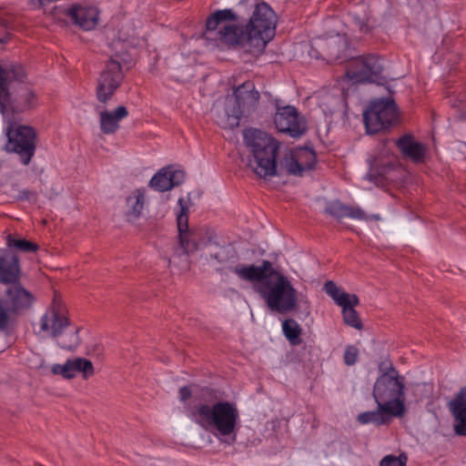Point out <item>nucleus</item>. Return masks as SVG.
Segmentation results:
<instances>
[{
	"label": "nucleus",
	"mask_w": 466,
	"mask_h": 466,
	"mask_svg": "<svg viewBox=\"0 0 466 466\" xmlns=\"http://www.w3.org/2000/svg\"><path fill=\"white\" fill-rule=\"evenodd\" d=\"M66 14L84 30L95 28L98 22V10L93 5L75 4Z\"/></svg>",
	"instance_id": "nucleus-16"
},
{
	"label": "nucleus",
	"mask_w": 466,
	"mask_h": 466,
	"mask_svg": "<svg viewBox=\"0 0 466 466\" xmlns=\"http://www.w3.org/2000/svg\"><path fill=\"white\" fill-rule=\"evenodd\" d=\"M449 409L458 423L454 425V432L459 436H466V387L461 389L455 399L449 402Z\"/></svg>",
	"instance_id": "nucleus-21"
},
{
	"label": "nucleus",
	"mask_w": 466,
	"mask_h": 466,
	"mask_svg": "<svg viewBox=\"0 0 466 466\" xmlns=\"http://www.w3.org/2000/svg\"><path fill=\"white\" fill-rule=\"evenodd\" d=\"M359 354L360 350L357 347L353 345L347 346L343 355L344 363L348 366L354 365L358 360Z\"/></svg>",
	"instance_id": "nucleus-35"
},
{
	"label": "nucleus",
	"mask_w": 466,
	"mask_h": 466,
	"mask_svg": "<svg viewBox=\"0 0 466 466\" xmlns=\"http://www.w3.org/2000/svg\"><path fill=\"white\" fill-rule=\"evenodd\" d=\"M178 236L185 235L188 231V216L177 215V218Z\"/></svg>",
	"instance_id": "nucleus-37"
},
{
	"label": "nucleus",
	"mask_w": 466,
	"mask_h": 466,
	"mask_svg": "<svg viewBox=\"0 0 466 466\" xmlns=\"http://www.w3.org/2000/svg\"><path fill=\"white\" fill-rule=\"evenodd\" d=\"M21 275L19 258L10 249L0 251V283L12 284L19 281Z\"/></svg>",
	"instance_id": "nucleus-17"
},
{
	"label": "nucleus",
	"mask_w": 466,
	"mask_h": 466,
	"mask_svg": "<svg viewBox=\"0 0 466 466\" xmlns=\"http://www.w3.org/2000/svg\"><path fill=\"white\" fill-rule=\"evenodd\" d=\"M359 303V298L355 294H352L349 304H344V306L341 307L344 322L356 329H361L363 327L358 312L354 309V307L358 306Z\"/></svg>",
	"instance_id": "nucleus-27"
},
{
	"label": "nucleus",
	"mask_w": 466,
	"mask_h": 466,
	"mask_svg": "<svg viewBox=\"0 0 466 466\" xmlns=\"http://www.w3.org/2000/svg\"><path fill=\"white\" fill-rule=\"evenodd\" d=\"M19 198L20 199H27V200H31V199L35 200L36 194L33 191L25 189V190L20 191Z\"/></svg>",
	"instance_id": "nucleus-40"
},
{
	"label": "nucleus",
	"mask_w": 466,
	"mask_h": 466,
	"mask_svg": "<svg viewBox=\"0 0 466 466\" xmlns=\"http://www.w3.org/2000/svg\"><path fill=\"white\" fill-rule=\"evenodd\" d=\"M5 295L8 299V310L11 314H17L27 309L34 300L33 295L22 287L19 281L10 284L5 290Z\"/></svg>",
	"instance_id": "nucleus-19"
},
{
	"label": "nucleus",
	"mask_w": 466,
	"mask_h": 466,
	"mask_svg": "<svg viewBox=\"0 0 466 466\" xmlns=\"http://www.w3.org/2000/svg\"><path fill=\"white\" fill-rule=\"evenodd\" d=\"M209 250L208 253L201 255V258L207 263L214 262L217 265H226L233 258L232 251L229 248L219 246L215 242H210L208 245Z\"/></svg>",
	"instance_id": "nucleus-26"
},
{
	"label": "nucleus",
	"mask_w": 466,
	"mask_h": 466,
	"mask_svg": "<svg viewBox=\"0 0 466 466\" xmlns=\"http://www.w3.org/2000/svg\"><path fill=\"white\" fill-rule=\"evenodd\" d=\"M397 107L391 99H380L370 104L363 112L367 133L375 134L387 128L397 120Z\"/></svg>",
	"instance_id": "nucleus-11"
},
{
	"label": "nucleus",
	"mask_w": 466,
	"mask_h": 466,
	"mask_svg": "<svg viewBox=\"0 0 466 466\" xmlns=\"http://www.w3.org/2000/svg\"><path fill=\"white\" fill-rule=\"evenodd\" d=\"M407 461V455L404 453L399 456L387 455L381 460L380 466H406Z\"/></svg>",
	"instance_id": "nucleus-33"
},
{
	"label": "nucleus",
	"mask_w": 466,
	"mask_h": 466,
	"mask_svg": "<svg viewBox=\"0 0 466 466\" xmlns=\"http://www.w3.org/2000/svg\"><path fill=\"white\" fill-rule=\"evenodd\" d=\"M198 403L192 415L196 422L217 437L236 436L239 412L235 403L218 400L214 390L203 388L195 395Z\"/></svg>",
	"instance_id": "nucleus-4"
},
{
	"label": "nucleus",
	"mask_w": 466,
	"mask_h": 466,
	"mask_svg": "<svg viewBox=\"0 0 466 466\" xmlns=\"http://www.w3.org/2000/svg\"><path fill=\"white\" fill-rule=\"evenodd\" d=\"M8 308L4 304L0 299V331L8 329L11 325L12 319L10 317Z\"/></svg>",
	"instance_id": "nucleus-36"
},
{
	"label": "nucleus",
	"mask_w": 466,
	"mask_h": 466,
	"mask_svg": "<svg viewBox=\"0 0 466 466\" xmlns=\"http://www.w3.org/2000/svg\"><path fill=\"white\" fill-rule=\"evenodd\" d=\"M465 147H466V144H465Z\"/></svg>",
	"instance_id": "nucleus-42"
},
{
	"label": "nucleus",
	"mask_w": 466,
	"mask_h": 466,
	"mask_svg": "<svg viewBox=\"0 0 466 466\" xmlns=\"http://www.w3.org/2000/svg\"><path fill=\"white\" fill-rule=\"evenodd\" d=\"M211 238H205L201 232L190 231L178 236V245L174 248V257L189 256L190 254L208 247Z\"/></svg>",
	"instance_id": "nucleus-18"
},
{
	"label": "nucleus",
	"mask_w": 466,
	"mask_h": 466,
	"mask_svg": "<svg viewBox=\"0 0 466 466\" xmlns=\"http://www.w3.org/2000/svg\"><path fill=\"white\" fill-rule=\"evenodd\" d=\"M78 328L71 327L66 310L56 300L46 310L39 322V334L57 340L58 346L67 350H75L80 343Z\"/></svg>",
	"instance_id": "nucleus-7"
},
{
	"label": "nucleus",
	"mask_w": 466,
	"mask_h": 466,
	"mask_svg": "<svg viewBox=\"0 0 466 466\" xmlns=\"http://www.w3.org/2000/svg\"><path fill=\"white\" fill-rule=\"evenodd\" d=\"M404 378L390 365L376 380L372 395L377 404L390 407L397 416L405 413Z\"/></svg>",
	"instance_id": "nucleus-8"
},
{
	"label": "nucleus",
	"mask_w": 466,
	"mask_h": 466,
	"mask_svg": "<svg viewBox=\"0 0 466 466\" xmlns=\"http://www.w3.org/2000/svg\"><path fill=\"white\" fill-rule=\"evenodd\" d=\"M381 60L374 55L360 56L349 63L346 76L354 82L380 83L382 77Z\"/></svg>",
	"instance_id": "nucleus-12"
},
{
	"label": "nucleus",
	"mask_w": 466,
	"mask_h": 466,
	"mask_svg": "<svg viewBox=\"0 0 466 466\" xmlns=\"http://www.w3.org/2000/svg\"><path fill=\"white\" fill-rule=\"evenodd\" d=\"M26 364L29 368L34 370H42L46 367L44 357L34 351H31L28 354L26 358Z\"/></svg>",
	"instance_id": "nucleus-34"
},
{
	"label": "nucleus",
	"mask_w": 466,
	"mask_h": 466,
	"mask_svg": "<svg viewBox=\"0 0 466 466\" xmlns=\"http://www.w3.org/2000/svg\"><path fill=\"white\" fill-rule=\"evenodd\" d=\"M230 269L241 280L252 283L271 311L285 314L297 307V289L269 260L264 259L260 265L238 264Z\"/></svg>",
	"instance_id": "nucleus-2"
},
{
	"label": "nucleus",
	"mask_w": 466,
	"mask_h": 466,
	"mask_svg": "<svg viewBox=\"0 0 466 466\" xmlns=\"http://www.w3.org/2000/svg\"><path fill=\"white\" fill-rule=\"evenodd\" d=\"M394 417L398 416L390 407L378 404L376 410L362 412L358 415L357 420L361 424L373 423L380 426L390 423Z\"/></svg>",
	"instance_id": "nucleus-24"
},
{
	"label": "nucleus",
	"mask_w": 466,
	"mask_h": 466,
	"mask_svg": "<svg viewBox=\"0 0 466 466\" xmlns=\"http://www.w3.org/2000/svg\"><path fill=\"white\" fill-rule=\"evenodd\" d=\"M244 143L251 155L248 166L261 178L287 174L299 176L300 169L294 150H289L277 164L279 143L259 129L249 128L243 132Z\"/></svg>",
	"instance_id": "nucleus-3"
},
{
	"label": "nucleus",
	"mask_w": 466,
	"mask_h": 466,
	"mask_svg": "<svg viewBox=\"0 0 466 466\" xmlns=\"http://www.w3.org/2000/svg\"><path fill=\"white\" fill-rule=\"evenodd\" d=\"M185 179V173L172 167L159 169L150 179L148 186L159 192H165L179 186Z\"/></svg>",
	"instance_id": "nucleus-14"
},
{
	"label": "nucleus",
	"mask_w": 466,
	"mask_h": 466,
	"mask_svg": "<svg viewBox=\"0 0 466 466\" xmlns=\"http://www.w3.org/2000/svg\"><path fill=\"white\" fill-rule=\"evenodd\" d=\"M353 23L359 28L360 31L364 32V33L369 32L370 29L367 25V19H366L365 15H363L361 17L354 16Z\"/></svg>",
	"instance_id": "nucleus-38"
},
{
	"label": "nucleus",
	"mask_w": 466,
	"mask_h": 466,
	"mask_svg": "<svg viewBox=\"0 0 466 466\" xmlns=\"http://www.w3.org/2000/svg\"><path fill=\"white\" fill-rule=\"evenodd\" d=\"M78 372H81L86 380L93 376L95 370L92 362L84 358H76L73 360H68L64 365L55 364L52 367L53 374L62 375L65 379H72Z\"/></svg>",
	"instance_id": "nucleus-15"
},
{
	"label": "nucleus",
	"mask_w": 466,
	"mask_h": 466,
	"mask_svg": "<svg viewBox=\"0 0 466 466\" xmlns=\"http://www.w3.org/2000/svg\"><path fill=\"white\" fill-rule=\"evenodd\" d=\"M325 212L338 220H340L344 218H350L358 220H367L370 218L360 208L347 206L339 201H333L329 203L326 207Z\"/></svg>",
	"instance_id": "nucleus-23"
},
{
	"label": "nucleus",
	"mask_w": 466,
	"mask_h": 466,
	"mask_svg": "<svg viewBox=\"0 0 466 466\" xmlns=\"http://www.w3.org/2000/svg\"><path fill=\"white\" fill-rule=\"evenodd\" d=\"M346 46L345 41L340 36L330 37L321 43L323 51L329 58H338L339 53Z\"/></svg>",
	"instance_id": "nucleus-31"
},
{
	"label": "nucleus",
	"mask_w": 466,
	"mask_h": 466,
	"mask_svg": "<svg viewBox=\"0 0 466 466\" xmlns=\"http://www.w3.org/2000/svg\"><path fill=\"white\" fill-rule=\"evenodd\" d=\"M237 21L238 16L231 9L218 10L208 17L203 37L219 47H239L257 54L264 50L275 34L277 17L266 3L256 5L245 30Z\"/></svg>",
	"instance_id": "nucleus-1"
},
{
	"label": "nucleus",
	"mask_w": 466,
	"mask_h": 466,
	"mask_svg": "<svg viewBox=\"0 0 466 466\" xmlns=\"http://www.w3.org/2000/svg\"><path fill=\"white\" fill-rule=\"evenodd\" d=\"M128 110L124 106H117L114 111L101 110L99 112L100 129L105 135L116 133L119 128V122L127 117Z\"/></svg>",
	"instance_id": "nucleus-22"
},
{
	"label": "nucleus",
	"mask_w": 466,
	"mask_h": 466,
	"mask_svg": "<svg viewBox=\"0 0 466 466\" xmlns=\"http://www.w3.org/2000/svg\"><path fill=\"white\" fill-rule=\"evenodd\" d=\"M282 329L285 337L290 342V344L297 346L301 343V328L298 322L292 319H289L283 321Z\"/></svg>",
	"instance_id": "nucleus-30"
},
{
	"label": "nucleus",
	"mask_w": 466,
	"mask_h": 466,
	"mask_svg": "<svg viewBox=\"0 0 466 466\" xmlns=\"http://www.w3.org/2000/svg\"><path fill=\"white\" fill-rule=\"evenodd\" d=\"M294 151L300 169L299 177H302L305 171L312 170L315 167L317 157L312 149L307 147L297 148Z\"/></svg>",
	"instance_id": "nucleus-28"
},
{
	"label": "nucleus",
	"mask_w": 466,
	"mask_h": 466,
	"mask_svg": "<svg viewBox=\"0 0 466 466\" xmlns=\"http://www.w3.org/2000/svg\"><path fill=\"white\" fill-rule=\"evenodd\" d=\"M274 122L277 129L291 137L302 136L307 129L306 123L294 106H287L278 109Z\"/></svg>",
	"instance_id": "nucleus-13"
},
{
	"label": "nucleus",
	"mask_w": 466,
	"mask_h": 466,
	"mask_svg": "<svg viewBox=\"0 0 466 466\" xmlns=\"http://www.w3.org/2000/svg\"><path fill=\"white\" fill-rule=\"evenodd\" d=\"M23 66L17 65H0V113L7 119L10 113L20 114L36 105V96L29 88H22L14 98L7 92V84L11 81H22L25 77Z\"/></svg>",
	"instance_id": "nucleus-6"
},
{
	"label": "nucleus",
	"mask_w": 466,
	"mask_h": 466,
	"mask_svg": "<svg viewBox=\"0 0 466 466\" xmlns=\"http://www.w3.org/2000/svg\"><path fill=\"white\" fill-rule=\"evenodd\" d=\"M395 144L405 158H409L414 163L424 161L427 148L424 144L415 141L411 136H403Z\"/></svg>",
	"instance_id": "nucleus-20"
},
{
	"label": "nucleus",
	"mask_w": 466,
	"mask_h": 466,
	"mask_svg": "<svg viewBox=\"0 0 466 466\" xmlns=\"http://www.w3.org/2000/svg\"><path fill=\"white\" fill-rule=\"evenodd\" d=\"M324 290L339 307L344 306V304H349L351 299L350 294L342 290L331 280H328L324 284Z\"/></svg>",
	"instance_id": "nucleus-29"
},
{
	"label": "nucleus",
	"mask_w": 466,
	"mask_h": 466,
	"mask_svg": "<svg viewBox=\"0 0 466 466\" xmlns=\"http://www.w3.org/2000/svg\"><path fill=\"white\" fill-rule=\"evenodd\" d=\"M6 245L8 248H15L24 252H35L38 249V246L25 239H16L12 235L6 237Z\"/></svg>",
	"instance_id": "nucleus-32"
},
{
	"label": "nucleus",
	"mask_w": 466,
	"mask_h": 466,
	"mask_svg": "<svg viewBox=\"0 0 466 466\" xmlns=\"http://www.w3.org/2000/svg\"><path fill=\"white\" fill-rule=\"evenodd\" d=\"M259 93L252 81H246L237 88L232 95L227 96L223 105L215 107L216 121L223 128L233 129L239 125L244 112L256 108L259 100Z\"/></svg>",
	"instance_id": "nucleus-5"
},
{
	"label": "nucleus",
	"mask_w": 466,
	"mask_h": 466,
	"mask_svg": "<svg viewBox=\"0 0 466 466\" xmlns=\"http://www.w3.org/2000/svg\"><path fill=\"white\" fill-rule=\"evenodd\" d=\"M178 205H179L180 210H179V213L177 215H187V216H188V211H189L188 205H187V201L183 198H180L178 199Z\"/></svg>",
	"instance_id": "nucleus-41"
},
{
	"label": "nucleus",
	"mask_w": 466,
	"mask_h": 466,
	"mask_svg": "<svg viewBox=\"0 0 466 466\" xmlns=\"http://www.w3.org/2000/svg\"><path fill=\"white\" fill-rule=\"evenodd\" d=\"M145 202L146 190L144 188H137L131 192L126 199V217L128 221H133L141 216Z\"/></svg>",
	"instance_id": "nucleus-25"
},
{
	"label": "nucleus",
	"mask_w": 466,
	"mask_h": 466,
	"mask_svg": "<svg viewBox=\"0 0 466 466\" xmlns=\"http://www.w3.org/2000/svg\"><path fill=\"white\" fill-rule=\"evenodd\" d=\"M127 61L125 54L116 53L106 62L97 79L96 98L106 104L114 96L124 79L123 64Z\"/></svg>",
	"instance_id": "nucleus-9"
},
{
	"label": "nucleus",
	"mask_w": 466,
	"mask_h": 466,
	"mask_svg": "<svg viewBox=\"0 0 466 466\" xmlns=\"http://www.w3.org/2000/svg\"><path fill=\"white\" fill-rule=\"evenodd\" d=\"M193 391L189 387L184 386L179 389V399L181 401L187 400L192 396Z\"/></svg>",
	"instance_id": "nucleus-39"
},
{
	"label": "nucleus",
	"mask_w": 466,
	"mask_h": 466,
	"mask_svg": "<svg viewBox=\"0 0 466 466\" xmlns=\"http://www.w3.org/2000/svg\"><path fill=\"white\" fill-rule=\"evenodd\" d=\"M8 120L6 136L8 138L5 149L16 153L24 165H28L35 151L36 133L28 126H15Z\"/></svg>",
	"instance_id": "nucleus-10"
}]
</instances>
